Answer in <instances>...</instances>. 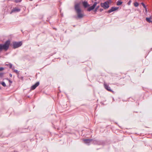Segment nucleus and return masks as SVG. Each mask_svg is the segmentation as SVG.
I'll return each instance as SVG.
<instances>
[{
    "instance_id": "19",
    "label": "nucleus",
    "mask_w": 152,
    "mask_h": 152,
    "mask_svg": "<svg viewBox=\"0 0 152 152\" xmlns=\"http://www.w3.org/2000/svg\"><path fill=\"white\" fill-rule=\"evenodd\" d=\"M139 5V4L138 2H135L134 3V6L135 7H137Z\"/></svg>"
},
{
    "instance_id": "21",
    "label": "nucleus",
    "mask_w": 152,
    "mask_h": 152,
    "mask_svg": "<svg viewBox=\"0 0 152 152\" xmlns=\"http://www.w3.org/2000/svg\"><path fill=\"white\" fill-rule=\"evenodd\" d=\"M22 0H15V2L16 3H18L19 2H20Z\"/></svg>"
},
{
    "instance_id": "24",
    "label": "nucleus",
    "mask_w": 152,
    "mask_h": 152,
    "mask_svg": "<svg viewBox=\"0 0 152 152\" xmlns=\"http://www.w3.org/2000/svg\"><path fill=\"white\" fill-rule=\"evenodd\" d=\"M131 0L129 1L128 2V5H130L131 4Z\"/></svg>"
},
{
    "instance_id": "11",
    "label": "nucleus",
    "mask_w": 152,
    "mask_h": 152,
    "mask_svg": "<svg viewBox=\"0 0 152 152\" xmlns=\"http://www.w3.org/2000/svg\"><path fill=\"white\" fill-rule=\"evenodd\" d=\"M151 17H150V18L147 17L146 18V20L148 23H152V20H151Z\"/></svg>"
},
{
    "instance_id": "14",
    "label": "nucleus",
    "mask_w": 152,
    "mask_h": 152,
    "mask_svg": "<svg viewBox=\"0 0 152 152\" xmlns=\"http://www.w3.org/2000/svg\"><path fill=\"white\" fill-rule=\"evenodd\" d=\"M14 72H15L17 74L18 77V78H19V71H18L16 69V70H14Z\"/></svg>"
},
{
    "instance_id": "15",
    "label": "nucleus",
    "mask_w": 152,
    "mask_h": 152,
    "mask_svg": "<svg viewBox=\"0 0 152 152\" xmlns=\"http://www.w3.org/2000/svg\"><path fill=\"white\" fill-rule=\"evenodd\" d=\"M105 2H107V3L109 5V4H111V3H112V1L111 0H108Z\"/></svg>"
},
{
    "instance_id": "9",
    "label": "nucleus",
    "mask_w": 152,
    "mask_h": 152,
    "mask_svg": "<svg viewBox=\"0 0 152 152\" xmlns=\"http://www.w3.org/2000/svg\"><path fill=\"white\" fill-rule=\"evenodd\" d=\"M85 143L89 145V143L93 141L92 139H85L83 140Z\"/></svg>"
},
{
    "instance_id": "2",
    "label": "nucleus",
    "mask_w": 152,
    "mask_h": 152,
    "mask_svg": "<svg viewBox=\"0 0 152 152\" xmlns=\"http://www.w3.org/2000/svg\"><path fill=\"white\" fill-rule=\"evenodd\" d=\"M22 45V43L21 41L19 42H14L12 43L13 48L14 49H15L20 47Z\"/></svg>"
},
{
    "instance_id": "6",
    "label": "nucleus",
    "mask_w": 152,
    "mask_h": 152,
    "mask_svg": "<svg viewBox=\"0 0 152 152\" xmlns=\"http://www.w3.org/2000/svg\"><path fill=\"white\" fill-rule=\"evenodd\" d=\"M104 88L108 91L111 92H113V91L111 89L110 87L107 84L104 83Z\"/></svg>"
},
{
    "instance_id": "27",
    "label": "nucleus",
    "mask_w": 152,
    "mask_h": 152,
    "mask_svg": "<svg viewBox=\"0 0 152 152\" xmlns=\"http://www.w3.org/2000/svg\"><path fill=\"white\" fill-rule=\"evenodd\" d=\"M12 70H14V67H13V68L12 67Z\"/></svg>"
},
{
    "instance_id": "13",
    "label": "nucleus",
    "mask_w": 152,
    "mask_h": 152,
    "mask_svg": "<svg viewBox=\"0 0 152 152\" xmlns=\"http://www.w3.org/2000/svg\"><path fill=\"white\" fill-rule=\"evenodd\" d=\"M122 2L120 0H118L117 2V5H120L122 4Z\"/></svg>"
},
{
    "instance_id": "30",
    "label": "nucleus",
    "mask_w": 152,
    "mask_h": 152,
    "mask_svg": "<svg viewBox=\"0 0 152 152\" xmlns=\"http://www.w3.org/2000/svg\"><path fill=\"white\" fill-rule=\"evenodd\" d=\"M21 78H22V79H23V77H22Z\"/></svg>"
},
{
    "instance_id": "18",
    "label": "nucleus",
    "mask_w": 152,
    "mask_h": 152,
    "mask_svg": "<svg viewBox=\"0 0 152 152\" xmlns=\"http://www.w3.org/2000/svg\"><path fill=\"white\" fill-rule=\"evenodd\" d=\"M1 84L4 87L6 86V85L4 82H2L1 83Z\"/></svg>"
},
{
    "instance_id": "16",
    "label": "nucleus",
    "mask_w": 152,
    "mask_h": 152,
    "mask_svg": "<svg viewBox=\"0 0 152 152\" xmlns=\"http://www.w3.org/2000/svg\"><path fill=\"white\" fill-rule=\"evenodd\" d=\"M99 7H100V6L99 5L97 6L96 7V8L95 9V10H94V12H96L97 11V10Z\"/></svg>"
},
{
    "instance_id": "20",
    "label": "nucleus",
    "mask_w": 152,
    "mask_h": 152,
    "mask_svg": "<svg viewBox=\"0 0 152 152\" xmlns=\"http://www.w3.org/2000/svg\"><path fill=\"white\" fill-rule=\"evenodd\" d=\"M4 75V73H0V77H2Z\"/></svg>"
},
{
    "instance_id": "8",
    "label": "nucleus",
    "mask_w": 152,
    "mask_h": 152,
    "mask_svg": "<svg viewBox=\"0 0 152 152\" xmlns=\"http://www.w3.org/2000/svg\"><path fill=\"white\" fill-rule=\"evenodd\" d=\"M20 8L17 7H15L13 9L11 12V13L14 12H19L20 11Z\"/></svg>"
},
{
    "instance_id": "4",
    "label": "nucleus",
    "mask_w": 152,
    "mask_h": 152,
    "mask_svg": "<svg viewBox=\"0 0 152 152\" xmlns=\"http://www.w3.org/2000/svg\"><path fill=\"white\" fill-rule=\"evenodd\" d=\"M97 4V2H94V4H93V5L88 7L87 9V11H90L92 10H93L95 8L96 5Z\"/></svg>"
},
{
    "instance_id": "25",
    "label": "nucleus",
    "mask_w": 152,
    "mask_h": 152,
    "mask_svg": "<svg viewBox=\"0 0 152 152\" xmlns=\"http://www.w3.org/2000/svg\"><path fill=\"white\" fill-rule=\"evenodd\" d=\"M103 9H102V8H101L99 10V11L100 12H102V11H103Z\"/></svg>"
},
{
    "instance_id": "7",
    "label": "nucleus",
    "mask_w": 152,
    "mask_h": 152,
    "mask_svg": "<svg viewBox=\"0 0 152 152\" xmlns=\"http://www.w3.org/2000/svg\"><path fill=\"white\" fill-rule=\"evenodd\" d=\"M39 84V82H37L34 84L32 86L31 88V90H33L35 89L37 87Z\"/></svg>"
},
{
    "instance_id": "29",
    "label": "nucleus",
    "mask_w": 152,
    "mask_h": 152,
    "mask_svg": "<svg viewBox=\"0 0 152 152\" xmlns=\"http://www.w3.org/2000/svg\"><path fill=\"white\" fill-rule=\"evenodd\" d=\"M21 132L20 133H23V132Z\"/></svg>"
},
{
    "instance_id": "22",
    "label": "nucleus",
    "mask_w": 152,
    "mask_h": 152,
    "mask_svg": "<svg viewBox=\"0 0 152 152\" xmlns=\"http://www.w3.org/2000/svg\"><path fill=\"white\" fill-rule=\"evenodd\" d=\"M7 79L9 81V83H12V81L9 80L8 78H7Z\"/></svg>"
},
{
    "instance_id": "3",
    "label": "nucleus",
    "mask_w": 152,
    "mask_h": 152,
    "mask_svg": "<svg viewBox=\"0 0 152 152\" xmlns=\"http://www.w3.org/2000/svg\"><path fill=\"white\" fill-rule=\"evenodd\" d=\"M100 5L104 9H107L110 7L109 5L105 2L104 3H100Z\"/></svg>"
},
{
    "instance_id": "17",
    "label": "nucleus",
    "mask_w": 152,
    "mask_h": 152,
    "mask_svg": "<svg viewBox=\"0 0 152 152\" xmlns=\"http://www.w3.org/2000/svg\"><path fill=\"white\" fill-rule=\"evenodd\" d=\"M7 65L8 66H9V67L10 68H11V69L12 68V65L11 64H10V63L8 64H7Z\"/></svg>"
},
{
    "instance_id": "5",
    "label": "nucleus",
    "mask_w": 152,
    "mask_h": 152,
    "mask_svg": "<svg viewBox=\"0 0 152 152\" xmlns=\"http://www.w3.org/2000/svg\"><path fill=\"white\" fill-rule=\"evenodd\" d=\"M118 7H112L110 10H109L107 11V12L109 13H110L112 12L115 11L117 10L118 9Z\"/></svg>"
},
{
    "instance_id": "33",
    "label": "nucleus",
    "mask_w": 152,
    "mask_h": 152,
    "mask_svg": "<svg viewBox=\"0 0 152 152\" xmlns=\"http://www.w3.org/2000/svg\"><path fill=\"white\" fill-rule=\"evenodd\" d=\"M124 85V84H123V85L121 84V85Z\"/></svg>"
},
{
    "instance_id": "26",
    "label": "nucleus",
    "mask_w": 152,
    "mask_h": 152,
    "mask_svg": "<svg viewBox=\"0 0 152 152\" xmlns=\"http://www.w3.org/2000/svg\"><path fill=\"white\" fill-rule=\"evenodd\" d=\"M9 75H10V77H12V74H11V73H10V74H9Z\"/></svg>"
},
{
    "instance_id": "28",
    "label": "nucleus",
    "mask_w": 152,
    "mask_h": 152,
    "mask_svg": "<svg viewBox=\"0 0 152 152\" xmlns=\"http://www.w3.org/2000/svg\"><path fill=\"white\" fill-rule=\"evenodd\" d=\"M53 28L56 30V29L55 28Z\"/></svg>"
},
{
    "instance_id": "32",
    "label": "nucleus",
    "mask_w": 152,
    "mask_h": 152,
    "mask_svg": "<svg viewBox=\"0 0 152 152\" xmlns=\"http://www.w3.org/2000/svg\"><path fill=\"white\" fill-rule=\"evenodd\" d=\"M117 85L118 86H119V85H118V84H117Z\"/></svg>"
},
{
    "instance_id": "31",
    "label": "nucleus",
    "mask_w": 152,
    "mask_h": 152,
    "mask_svg": "<svg viewBox=\"0 0 152 152\" xmlns=\"http://www.w3.org/2000/svg\"><path fill=\"white\" fill-rule=\"evenodd\" d=\"M29 0V1H32L33 0Z\"/></svg>"
},
{
    "instance_id": "10",
    "label": "nucleus",
    "mask_w": 152,
    "mask_h": 152,
    "mask_svg": "<svg viewBox=\"0 0 152 152\" xmlns=\"http://www.w3.org/2000/svg\"><path fill=\"white\" fill-rule=\"evenodd\" d=\"M85 8H86L90 6V5L88 4L87 1H84L82 2Z\"/></svg>"
},
{
    "instance_id": "12",
    "label": "nucleus",
    "mask_w": 152,
    "mask_h": 152,
    "mask_svg": "<svg viewBox=\"0 0 152 152\" xmlns=\"http://www.w3.org/2000/svg\"><path fill=\"white\" fill-rule=\"evenodd\" d=\"M141 4L143 6V7L145 8V12H147V10L146 6L145 5V4L143 2H142L141 3Z\"/></svg>"
},
{
    "instance_id": "23",
    "label": "nucleus",
    "mask_w": 152,
    "mask_h": 152,
    "mask_svg": "<svg viewBox=\"0 0 152 152\" xmlns=\"http://www.w3.org/2000/svg\"><path fill=\"white\" fill-rule=\"evenodd\" d=\"M4 68L2 67H0V71H1L4 69Z\"/></svg>"
},
{
    "instance_id": "1",
    "label": "nucleus",
    "mask_w": 152,
    "mask_h": 152,
    "mask_svg": "<svg viewBox=\"0 0 152 152\" xmlns=\"http://www.w3.org/2000/svg\"><path fill=\"white\" fill-rule=\"evenodd\" d=\"M75 10L77 13V17L78 18H81L83 17L84 15L82 13V11L80 8L79 4H76L75 5Z\"/></svg>"
}]
</instances>
